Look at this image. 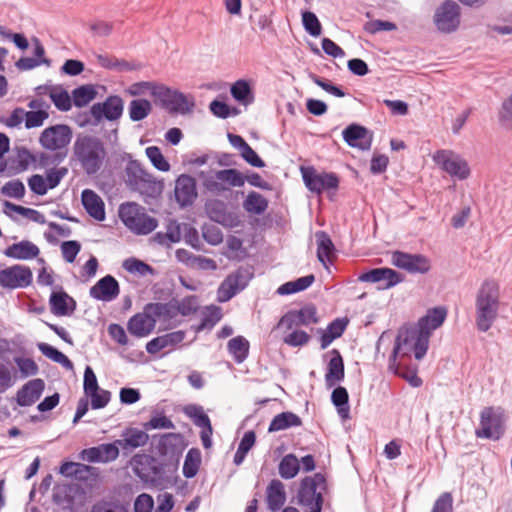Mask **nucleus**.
Returning a JSON list of instances; mask_svg holds the SVG:
<instances>
[{
    "label": "nucleus",
    "instance_id": "49",
    "mask_svg": "<svg viewBox=\"0 0 512 512\" xmlns=\"http://www.w3.org/2000/svg\"><path fill=\"white\" fill-rule=\"evenodd\" d=\"M96 94L92 85H83L72 91V100L76 107H84L96 97Z\"/></svg>",
    "mask_w": 512,
    "mask_h": 512
},
{
    "label": "nucleus",
    "instance_id": "2",
    "mask_svg": "<svg viewBox=\"0 0 512 512\" xmlns=\"http://www.w3.org/2000/svg\"><path fill=\"white\" fill-rule=\"evenodd\" d=\"M500 307V290L496 281L485 280L475 300L476 327L481 332H487L495 322Z\"/></svg>",
    "mask_w": 512,
    "mask_h": 512
},
{
    "label": "nucleus",
    "instance_id": "35",
    "mask_svg": "<svg viewBox=\"0 0 512 512\" xmlns=\"http://www.w3.org/2000/svg\"><path fill=\"white\" fill-rule=\"evenodd\" d=\"M302 425L301 418L293 412L286 411L274 416L269 424L268 432H277Z\"/></svg>",
    "mask_w": 512,
    "mask_h": 512
},
{
    "label": "nucleus",
    "instance_id": "11",
    "mask_svg": "<svg viewBox=\"0 0 512 512\" xmlns=\"http://www.w3.org/2000/svg\"><path fill=\"white\" fill-rule=\"evenodd\" d=\"M434 162L451 177L465 180L470 175V168L466 160L450 150H438L433 155Z\"/></svg>",
    "mask_w": 512,
    "mask_h": 512
},
{
    "label": "nucleus",
    "instance_id": "23",
    "mask_svg": "<svg viewBox=\"0 0 512 512\" xmlns=\"http://www.w3.org/2000/svg\"><path fill=\"white\" fill-rule=\"evenodd\" d=\"M343 140L348 146L361 151L370 150L372 145V134L369 130L357 123L348 125L342 131Z\"/></svg>",
    "mask_w": 512,
    "mask_h": 512
},
{
    "label": "nucleus",
    "instance_id": "36",
    "mask_svg": "<svg viewBox=\"0 0 512 512\" xmlns=\"http://www.w3.org/2000/svg\"><path fill=\"white\" fill-rule=\"evenodd\" d=\"M16 158L11 165L12 175L27 171L32 164H36L37 156L24 146L15 148Z\"/></svg>",
    "mask_w": 512,
    "mask_h": 512
},
{
    "label": "nucleus",
    "instance_id": "59",
    "mask_svg": "<svg viewBox=\"0 0 512 512\" xmlns=\"http://www.w3.org/2000/svg\"><path fill=\"white\" fill-rule=\"evenodd\" d=\"M14 362L18 366V369L23 378L35 376L39 372V367L32 358L15 357Z\"/></svg>",
    "mask_w": 512,
    "mask_h": 512
},
{
    "label": "nucleus",
    "instance_id": "33",
    "mask_svg": "<svg viewBox=\"0 0 512 512\" xmlns=\"http://www.w3.org/2000/svg\"><path fill=\"white\" fill-rule=\"evenodd\" d=\"M39 247L31 241L22 240L8 246L4 250V255L17 260H30L38 257Z\"/></svg>",
    "mask_w": 512,
    "mask_h": 512
},
{
    "label": "nucleus",
    "instance_id": "14",
    "mask_svg": "<svg viewBox=\"0 0 512 512\" xmlns=\"http://www.w3.org/2000/svg\"><path fill=\"white\" fill-rule=\"evenodd\" d=\"M319 321L317 308L314 304L309 303L300 309H292L286 312L278 322L279 327H285L288 330L299 326H309Z\"/></svg>",
    "mask_w": 512,
    "mask_h": 512
},
{
    "label": "nucleus",
    "instance_id": "29",
    "mask_svg": "<svg viewBox=\"0 0 512 512\" xmlns=\"http://www.w3.org/2000/svg\"><path fill=\"white\" fill-rule=\"evenodd\" d=\"M49 305L51 312L56 316L72 315L77 308L75 299L62 289L51 293Z\"/></svg>",
    "mask_w": 512,
    "mask_h": 512
},
{
    "label": "nucleus",
    "instance_id": "34",
    "mask_svg": "<svg viewBox=\"0 0 512 512\" xmlns=\"http://www.w3.org/2000/svg\"><path fill=\"white\" fill-rule=\"evenodd\" d=\"M267 504L272 512L278 511L285 503L284 485L280 480L273 479L267 487Z\"/></svg>",
    "mask_w": 512,
    "mask_h": 512
},
{
    "label": "nucleus",
    "instance_id": "7",
    "mask_svg": "<svg viewBox=\"0 0 512 512\" xmlns=\"http://www.w3.org/2000/svg\"><path fill=\"white\" fill-rule=\"evenodd\" d=\"M119 215L124 225L138 235H147L158 225L156 218L143 212L142 208L135 203L122 204Z\"/></svg>",
    "mask_w": 512,
    "mask_h": 512
},
{
    "label": "nucleus",
    "instance_id": "64",
    "mask_svg": "<svg viewBox=\"0 0 512 512\" xmlns=\"http://www.w3.org/2000/svg\"><path fill=\"white\" fill-rule=\"evenodd\" d=\"M499 121L502 126L512 128V94L502 103Z\"/></svg>",
    "mask_w": 512,
    "mask_h": 512
},
{
    "label": "nucleus",
    "instance_id": "27",
    "mask_svg": "<svg viewBox=\"0 0 512 512\" xmlns=\"http://www.w3.org/2000/svg\"><path fill=\"white\" fill-rule=\"evenodd\" d=\"M330 356L327 363V371L325 374V384L327 388L334 387L337 383L341 382L345 377L344 360L337 349L328 351L324 357Z\"/></svg>",
    "mask_w": 512,
    "mask_h": 512
},
{
    "label": "nucleus",
    "instance_id": "5",
    "mask_svg": "<svg viewBox=\"0 0 512 512\" xmlns=\"http://www.w3.org/2000/svg\"><path fill=\"white\" fill-rule=\"evenodd\" d=\"M128 162L124 169L126 185L133 191H139L150 197H155L161 192L160 184L146 172L141 163L128 155Z\"/></svg>",
    "mask_w": 512,
    "mask_h": 512
},
{
    "label": "nucleus",
    "instance_id": "53",
    "mask_svg": "<svg viewBox=\"0 0 512 512\" xmlns=\"http://www.w3.org/2000/svg\"><path fill=\"white\" fill-rule=\"evenodd\" d=\"M122 266L127 272L140 276L154 273V269L149 264L134 257L124 260Z\"/></svg>",
    "mask_w": 512,
    "mask_h": 512
},
{
    "label": "nucleus",
    "instance_id": "9",
    "mask_svg": "<svg viewBox=\"0 0 512 512\" xmlns=\"http://www.w3.org/2000/svg\"><path fill=\"white\" fill-rule=\"evenodd\" d=\"M253 276L254 271L251 266H240L233 273L229 274L218 287V302L225 303L231 300L248 286Z\"/></svg>",
    "mask_w": 512,
    "mask_h": 512
},
{
    "label": "nucleus",
    "instance_id": "8",
    "mask_svg": "<svg viewBox=\"0 0 512 512\" xmlns=\"http://www.w3.org/2000/svg\"><path fill=\"white\" fill-rule=\"evenodd\" d=\"M421 337L422 334L415 326L401 328L396 337L393 351L389 357V368H394L398 355L404 357L414 353V357L417 360L423 359L427 352L418 354V340H420Z\"/></svg>",
    "mask_w": 512,
    "mask_h": 512
},
{
    "label": "nucleus",
    "instance_id": "30",
    "mask_svg": "<svg viewBox=\"0 0 512 512\" xmlns=\"http://www.w3.org/2000/svg\"><path fill=\"white\" fill-rule=\"evenodd\" d=\"M149 441V435L146 430L137 428H127L122 432V438L117 440L124 454H129L132 450L145 446Z\"/></svg>",
    "mask_w": 512,
    "mask_h": 512
},
{
    "label": "nucleus",
    "instance_id": "50",
    "mask_svg": "<svg viewBox=\"0 0 512 512\" xmlns=\"http://www.w3.org/2000/svg\"><path fill=\"white\" fill-rule=\"evenodd\" d=\"M4 206L5 208L18 213L35 223L44 224L46 222L45 216L41 212L33 208H27L21 205H16L9 201H5Z\"/></svg>",
    "mask_w": 512,
    "mask_h": 512
},
{
    "label": "nucleus",
    "instance_id": "60",
    "mask_svg": "<svg viewBox=\"0 0 512 512\" xmlns=\"http://www.w3.org/2000/svg\"><path fill=\"white\" fill-rule=\"evenodd\" d=\"M309 78L317 86H319L324 91H326L327 93H329L335 97L342 98L346 95V93L342 90L341 87L332 84L330 81L323 79L314 73H310Z\"/></svg>",
    "mask_w": 512,
    "mask_h": 512
},
{
    "label": "nucleus",
    "instance_id": "16",
    "mask_svg": "<svg viewBox=\"0 0 512 512\" xmlns=\"http://www.w3.org/2000/svg\"><path fill=\"white\" fill-rule=\"evenodd\" d=\"M123 109V99L118 95H110L104 102L94 103L90 108V114L94 118V124H98L103 119L118 120L123 114Z\"/></svg>",
    "mask_w": 512,
    "mask_h": 512
},
{
    "label": "nucleus",
    "instance_id": "20",
    "mask_svg": "<svg viewBox=\"0 0 512 512\" xmlns=\"http://www.w3.org/2000/svg\"><path fill=\"white\" fill-rule=\"evenodd\" d=\"M205 211L208 217L227 228H235L241 224L239 215L228 209L225 202L219 199H211L205 203Z\"/></svg>",
    "mask_w": 512,
    "mask_h": 512
},
{
    "label": "nucleus",
    "instance_id": "31",
    "mask_svg": "<svg viewBox=\"0 0 512 512\" xmlns=\"http://www.w3.org/2000/svg\"><path fill=\"white\" fill-rule=\"evenodd\" d=\"M185 336V331L178 330L155 337L147 342L146 351L149 354L154 355L165 348H173L180 344L185 339Z\"/></svg>",
    "mask_w": 512,
    "mask_h": 512
},
{
    "label": "nucleus",
    "instance_id": "22",
    "mask_svg": "<svg viewBox=\"0 0 512 512\" xmlns=\"http://www.w3.org/2000/svg\"><path fill=\"white\" fill-rule=\"evenodd\" d=\"M358 280L361 282L380 283L379 289H390L404 280V276L399 272L387 268L380 267L371 269L359 275Z\"/></svg>",
    "mask_w": 512,
    "mask_h": 512
},
{
    "label": "nucleus",
    "instance_id": "15",
    "mask_svg": "<svg viewBox=\"0 0 512 512\" xmlns=\"http://www.w3.org/2000/svg\"><path fill=\"white\" fill-rule=\"evenodd\" d=\"M391 262L397 268L406 270L411 274H426L431 269L429 258L422 254H411L397 250L392 253Z\"/></svg>",
    "mask_w": 512,
    "mask_h": 512
},
{
    "label": "nucleus",
    "instance_id": "24",
    "mask_svg": "<svg viewBox=\"0 0 512 512\" xmlns=\"http://www.w3.org/2000/svg\"><path fill=\"white\" fill-rule=\"evenodd\" d=\"M174 195L181 207L192 205L197 198L195 178L187 174H181L175 181Z\"/></svg>",
    "mask_w": 512,
    "mask_h": 512
},
{
    "label": "nucleus",
    "instance_id": "17",
    "mask_svg": "<svg viewBox=\"0 0 512 512\" xmlns=\"http://www.w3.org/2000/svg\"><path fill=\"white\" fill-rule=\"evenodd\" d=\"M480 429L476 430V436L484 439L498 440L504 433L502 415L493 407H486L480 415Z\"/></svg>",
    "mask_w": 512,
    "mask_h": 512
},
{
    "label": "nucleus",
    "instance_id": "25",
    "mask_svg": "<svg viewBox=\"0 0 512 512\" xmlns=\"http://www.w3.org/2000/svg\"><path fill=\"white\" fill-rule=\"evenodd\" d=\"M155 326L156 321L153 319L150 311H147V305L144 306L142 312L136 313L127 322V330L137 338L150 335L154 331Z\"/></svg>",
    "mask_w": 512,
    "mask_h": 512
},
{
    "label": "nucleus",
    "instance_id": "1",
    "mask_svg": "<svg viewBox=\"0 0 512 512\" xmlns=\"http://www.w3.org/2000/svg\"><path fill=\"white\" fill-rule=\"evenodd\" d=\"M182 435L167 433L161 436L157 449L160 455L169 457L161 461L148 454H137L131 460L133 472L144 483L163 488L173 485L178 469L179 458L183 452Z\"/></svg>",
    "mask_w": 512,
    "mask_h": 512
},
{
    "label": "nucleus",
    "instance_id": "38",
    "mask_svg": "<svg viewBox=\"0 0 512 512\" xmlns=\"http://www.w3.org/2000/svg\"><path fill=\"white\" fill-rule=\"evenodd\" d=\"M315 237L317 242V258L327 268V261H330V257L335 250L334 244L325 231H317Z\"/></svg>",
    "mask_w": 512,
    "mask_h": 512
},
{
    "label": "nucleus",
    "instance_id": "54",
    "mask_svg": "<svg viewBox=\"0 0 512 512\" xmlns=\"http://www.w3.org/2000/svg\"><path fill=\"white\" fill-rule=\"evenodd\" d=\"M146 156L152 165L159 171L167 172L170 170V164L163 156L161 150L157 146H149L145 150Z\"/></svg>",
    "mask_w": 512,
    "mask_h": 512
},
{
    "label": "nucleus",
    "instance_id": "3",
    "mask_svg": "<svg viewBox=\"0 0 512 512\" xmlns=\"http://www.w3.org/2000/svg\"><path fill=\"white\" fill-rule=\"evenodd\" d=\"M73 150L76 159L88 175H94L100 171L107 155L102 141L90 135L79 136Z\"/></svg>",
    "mask_w": 512,
    "mask_h": 512
},
{
    "label": "nucleus",
    "instance_id": "45",
    "mask_svg": "<svg viewBox=\"0 0 512 512\" xmlns=\"http://www.w3.org/2000/svg\"><path fill=\"white\" fill-rule=\"evenodd\" d=\"M243 207L248 213L261 215L268 208V201L260 193L251 191L244 200Z\"/></svg>",
    "mask_w": 512,
    "mask_h": 512
},
{
    "label": "nucleus",
    "instance_id": "28",
    "mask_svg": "<svg viewBox=\"0 0 512 512\" xmlns=\"http://www.w3.org/2000/svg\"><path fill=\"white\" fill-rule=\"evenodd\" d=\"M45 389V382L35 378L25 383L16 393V402L21 407H29L36 403Z\"/></svg>",
    "mask_w": 512,
    "mask_h": 512
},
{
    "label": "nucleus",
    "instance_id": "42",
    "mask_svg": "<svg viewBox=\"0 0 512 512\" xmlns=\"http://www.w3.org/2000/svg\"><path fill=\"white\" fill-rule=\"evenodd\" d=\"M37 348L45 357L62 365L65 369L72 370L74 368L73 362L55 347L44 342H39Z\"/></svg>",
    "mask_w": 512,
    "mask_h": 512
},
{
    "label": "nucleus",
    "instance_id": "58",
    "mask_svg": "<svg viewBox=\"0 0 512 512\" xmlns=\"http://www.w3.org/2000/svg\"><path fill=\"white\" fill-rule=\"evenodd\" d=\"M25 192V186L19 179L8 181L1 188V193L9 198L22 199Z\"/></svg>",
    "mask_w": 512,
    "mask_h": 512
},
{
    "label": "nucleus",
    "instance_id": "55",
    "mask_svg": "<svg viewBox=\"0 0 512 512\" xmlns=\"http://www.w3.org/2000/svg\"><path fill=\"white\" fill-rule=\"evenodd\" d=\"M91 512H128V504L118 499L101 500L92 506Z\"/></svg>",
    "mask_w": 512,
    "mask_h": 512
},
{
    "label": "nucleus",
    "instance_id": "10",
    "mask_svg": "<svg viewBox=\"0 0 512 512\" xmlns=\"http://www.w3.org/2000/svg\"><path fill=\"white\" fill-rule=\"evenodd\" d=\"M446 317V308L438 306L429 309L424 316L419 318L416 325H414L422 334V337L418 340V354L427 352L432 332L444 323Z\"/></svg>",
    "mask_w": 512,
    "mask_h": 512
},
{
    "label": "nucleus",
    "instance_id": "21",
    "mask_svg": "<svg viewBox=\"0 0 512 512\" xmlns=\"http://www.w3.org/2000/svg\"><path fill=\"white\" fill-rule=\"evenodd\" d=\"M228 183L231 187H242L245 184V176L237 169H223L215 172V178L205 180V187L213 193H221L228 188L223 183Z\"/></svg>",
    "mask_w": 512,
    "mask_h": 512
},
{
    "label": "nucleus",
    "instance_id": "57",
    "mask_svg": "<svg viewBox=\"0 0 512 512\" xmlns=\"http://www.w3.org/2000/svg\"><path fill=\"white\" fill-rule=\"evenodd\" d=\"M49 96L58 110L67 112L71 109L72 100L66 90L60 87L55 88L50 92Z\"/></svg>",
    "mask_w": 512,
    "mask_h": 512
},
{
    "label": "nucleus",
    "instance_id": "46",
    "mask_svg": "<svg viewBox=\"0 0 512 512\" xmlns=\"http://www.w3.org/2000/svg\"><path fill=\"white\" fill-rule=\"evenodd\" d=\"M201 465V451L198 448H191L185 457L183 464V475L190 479L197 475Z\"/></svg>",
    "mask_w": 512,
    "mask_h": 512
},
{
    "label": "nucleus",
    "instance_id": "26",
    "mask_svg": "<svg viewBox=\"0 0 512 512\" xmlns=\"http://www.w3.org/2000/svg\"><path fill=\"white\" fill-rule=\"evenodd\" d=\"M120 287L118 281L111 275L99 279L90 288L89 294L93 299L110 302L118 297Z\"/></svg>",
    "mask_w": 512,
    "mask_h": 512
},
{
    "label": "nucleus",
    "instance_id": "39",
    "mask_svg": "<svg viewBox=\"0 0 512 512\" xmlns=\"http://www.w3.org/2000/svg\"><path fill=\"white\" fill-rule=\"evenodd\" d=\"M331 401L342 419L350 417L349 394L345 387H335L331 393Z\"/></svg>",
    "mask_w": 512,
    "mask_h": 512
},
{
    "label": "nucleus",
    "instance_id": "51",
    "mask_svg": "<svg viewBox=\"0 0 512 512\" xmlns=\"http://www.w3.org/2000/svg\"><path fill=\"white\" fill-rule=\"evenodd\" d=\"M220 308L217 306H211L208 309V313L204 314L200 323L193 327L196 333L203 330H211L221 320Z\"/></svg>",
    "mask_w": 512,
    "mask_h": 512
},
{
    "label": "nucleus",
    "instance_id": "6",
    "mask_svg": "<svg viewBox=\"0 0 512 512\" xmlns=\"http://www.w3.org/2000/svg\"><path fill=\"white\" fill-rule=\"evenodd\" d=\"M154 99L163 109L172 114L186 115L195 108V98L191 94H184L177 89L160 83L155 91Z\"/></svg>",
    "mask_w": 512,
    "mask_h": 512
},
{
    "label": "nucleus",
    "instance_id": "41",
    "mask_svg": "<svg viewBox=\"0 0 512 512\" xmlns=\"http://www.w3.org/2000/svg\"><path fill=\"white\" fill-rule=\"evenodd\" d=\"M147 311H150L153 319L169 321L177 316L175 304L168 303H147Z\"/></svg>",
    "mask_w": 512,
    "mask_h": 512
},
{
    "label": "nucleus",
    "instance_id": "48",
    "mask_svg": "<svg viewBox=\"0 0 512 512\" xmlns=\"http://www.w3.org/2000/svg\"><path fill=\"white\" fill-rule=\"evenodd\" d=\"M299 460L294 454L285 455L279 463V474L283 479H292L299 472Z\"/></svg>",
    "mask_w": 512,
    "mask_h": 512
},
{
    "label": "nucleus",
    "instance_id": "19",
    "mask_svg": "<svg viewBox=\"0 0 512 512\" xmlns=\"http://www.w3.org/2000/svg\"><path fill=\"white\" fill-rule=\"evenodd\" d=\"M33 280L29 267L13 265L0 271V286L7 289L26 288Z\"/></svg>",
    "mask_w": 512,
    "mask_h": 512
},
{
    "label": "nucleus",
    "instance_id": "63",
    "mask_svg": "<svg viewBox=\"0 0 512 512\" xmlns=\"http://www.w3.org/2000/svg\"><path fill=\"white\" fill-rule=\"evenodd\" d=\"M453 496L450 492H443L433 503L430 512H454Z\"/></svg>",
    "mask_w": 512,
    "mask_h": 512
},
{
    "label": "nucleus",
    "instance_id": "12",
    "mask_svg": "<svg viewBox=\"0 0 512 512\" xmlns=\"http://www.w3.org/2000/svg\"><path fill=\"white\" fill-rule=\"evenodd\" d=\"M301 173L307 189L318 195L325 190H336L339 187V178L335 173H319L314 167H302Z\"/></svg>",
    "mask_w": 512,
    "mask_h": 512
},
{
    "label": "nucleus",
    "instance_id": "62",
    "mask_svg": "<svg viewBox=\"0 0 512 512\" xmlns=\"http://www.w3.org/2000/svg\"><path fill=\"white\" fill-rule=\"evenodd\" d=\"M48 117L46 110L25 111V127L27 129L40 127Z\"/></svg>",
    "mask_w": 512,
    "mask_h": 512
},
{
    "label": "nucleus",
    "instance_id": "43",
    "mask_svg": "<svg viewBox=\"0 0 512 512\" xmlns=\"http://www.w3.org/2000/svg\"><path fill=\"white\" fill-rule=\"evenodd\" d=\"M152 111V104L149 100L140 98L130 101L128 106L129 117L133 122L145 119Z\"/></svg>",
    "mask_w": 512,
    "mask_h": 512
},
{
    "label": "nucleus",
    "instance_id": "52",
    "mask_svg": "<svg viewBox=\"0 0 512 512\" xmlns=\"http://www.w3.org/2000/svg\"><path fill=\"white\" fill-rule=\"evenodd\" d=\"M160 83L155 81H140L131 84L125 92L131 96H142L147 92L154 98L155 91L158 90Z\"/></svg>",
    "mask_w": 512,
    "mask_h": 512
},
{
    "label": "nucleus",
    "instance_id": "32",
    "mask_svg": "<svg viewBox=\"0 0 512 512\" xmlns=\"http://www.w3.org/2000/svg\"><path fill=\"white\" fill-rule=\"evenodd\" d=\"M81 201L86 212L95 220H105V205L101 197L91 189H84L81 193Z\"/></svg>",
    "mask_w": 512,
    "mask_h": 512
},
{
    "label": "nucleus",
    "instance_id": "61",
    "mask_svg": "<svg viewBox=\"0 0 512 512\" xmlns=\"http://www.w3.org/2000/svg\"><path fill=\"white\" fill-rule=\"evenodd\" d=\"M176 313L182 316H189L194 314L198 309L197 298L194 295L184 297L181 301L175 304Z\"/></svg>",
    "mask_w": 512,
    "mask_h": 512
},
{
    "label": "nucleus",
    "instance_id": "56",
    "mask_svg": "<svg viewBox=\"0 0 512 512\" xmlns=\"http://www.w3.org/2000/svg\"><path fill=\"white\" fill-rule=\"evenodd\" d=\"M301 16L305 31L313 37L320 36L322 33V25L316 14L311 11H303Z\"/></svg>",
    "mask_w": 512,
    "mask_h": 512
},
{
    "label": "nucleus",
    "instance_id": "18",
    "mask_svg": "<svg viewBox=\"0 0 512 512\" xmlns=\"http://www.w3.org/2000/svg\"><path fill=\"white\" fill-rule=\"evenodd\" d=\"M71 138V128L65 124H58L44 129L39 142L43 148L54 151L66 147Z\"/></svg>",
    "mask_w": 512,
    "mask_h": 512
},
{
    "label": "nucleus",
    "instance_id": "13",
    "mask_svg": "<svg viewBox=\"0 0 512 512\" xmlns=\"http://www.w3.org/2000/svg\"><path fill=\"white\" fill-rule=\"evenodd\" d=\"M434 23L442 33H452L460 25V7L452 1H444L435 11Z\"/></svg>",
    "mask_w": 512,
    "mask_h": 512
},
{
    "label": "nucleus",
    "instance_id": "44",
    "mask_svg": "<svg viewBox=\"0 0 512 512\" xmlns=\"http://www.w3.org/2000/svg\"><path fill=\"white\" fill-rule=\"evenodd\" d=\"M315 281V277L313 274L300 277L294 281H289L284 284H282L278 290L277 293L280 295H290L294 294L300 291H303L310 287L313 282Z\"/></svg>",
    "mask_w": 512,
    "mask_h": 512
},
{
    "label": "nucleus",
    "instance_id": "4",
    "mask_svg": "<svg viewBox=\"0 0 512 512\" xmlns=\"http://www.w3.org/2000/svg\"><path fill=\"white\" fill-rule=\"evenodd\" d=\"M326 489V479L321 473L307 476L301 480L297 492V503L304 512H321L324 498L318 489Z\"/></svg>",
    "mask_w": 512,
    "mask_h": 512
},
{
    "label": "nucleus",
    "instance_id": "37",
    "mask_svg": "<svg viewBox=\"0 0 512 512\" xmlns=\"http://www.w3.org/2000/svg\"><path fill=\"white\" fill-rule=\"evenodd\" d=\"M250 343L244 336L231 338L227 350L237 364L243 363L249 355Z\"/></svg>",
    "mask_w": 512,
    "mask_h": 512
},
{
    "label": "nucleus",
    "instance_id": "40",
    "mask_svg": "<svg viewBox=\"0 0 512 512\" xmlns=\"http://www.w3.org/2000/svg\"><path fill=\"white\" fill-rule=\"evenodd\" d=\"M230 92L232 97L240 104L248 106L254 102V94L248 81L244 79L237 80L231 85Z\"/></svg>",
    "mask_w": 512,
    "mask_h": 512
},
{
    "label": "nucleus",
    "instance_id": "47",
    "mask_svg": "<svg viewBox=\"0 0 512 512\" xmlns=\"http://www.w3.org/2000/svg\"><path fill=\"white\" fill-rule=\"evenodd\" d=\"M183 412L187 417L192 419L193 423L203 429L212 427L210 418L205 414L202 406L197 404H189L184 407Z\"/></svg>",
    "mask_w": 512,
    "mask_h": 512
}]
</instances>
